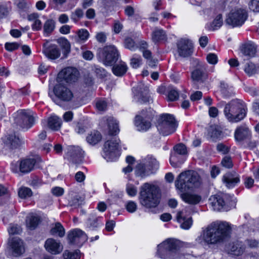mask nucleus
<instances>
[{"mask_svg": "<svg viewBox=\"0 0 259 259\" xmlns=\"http://www.w3.org/2000/svg\"><path fill=\"white\" fill-rule=\"evenodd\" d=\"M200 185V177L195 171L188 170L181 172L175 181V186L177 189L183 192L181 197L186 203L195 205L201 200L200 195L184 192L198 187Z\"/></svg>", "mask_w": 259, "mask_h": 259, "instance_id": "f257e3e1", "label": "nucleus"}, {"mask_svg": "<svg viewBox=\"0 0 259 259\" xmlns=\"http://www.w3.org/2000/svg\"><path fill=\"white\" fill-rule=\"evenodd\" d=\"M230 230V227L228 223L214 222L204 230L203 239L208 244L222 242L228 237Z\"/></svg>", "mask_w": 259, "mask_h": 259, "instance_id": "f03ea898", "label": "nucleus"}, {"mask_svg": "<svg viewBox=\"0 0 259 259\" xmlns=\"http://www.w3.org/2000/svg\"><path fill=\"white\" fill-rule=\"evenodd\" d=\"M140 204L147 208L156 207L160 202V193L158 188L152 184L145 183L140 189Z\"/></svg>", "mask_w": 259, "mask_h": 259, "instance_id": "7ed1b4c3", "label": "nucleus"}, {"mask_svg": "<svg viewBox=\"0 0 259 259\" xmlns=\"http://www.w3.org/2000/svg\"><path fill=\"white\" fill-rule=\"evenodd\" d=\"M224 113L226 118L231 122L240 121L246 114L243 103L238 99L233 100L227 104Z\"/></svg>", "mask_w": 259, "mask_h": 259, "instance_id": "20e7f679", "label": "nucleus"}, {"mask_svg": "<svg viewBox=\"0 0 259 259\" xmlns=\"http://www.w3.org/2000/svg\"><path fill=\"white\" fill-rule=\"evenodd\" d=\"M180 242L175 239H167L158 245L157 255L163 259H174L179 255L176 251L179 249Z\"/></svg>", "mask_w": 259, "mask_h": 259, "instance_id": "39448f33", "label": "nucleus"}, {"mask_svg": "<svg viewBox=\"0 0 259 259\" xmlns=\"http://www.w3.org/2000/svg\"><path fill=\"white\" fill-rule=\"evenodd\" d=\"M177 126L175 117L170 114H165L160 116L157 127L160 133L165 136L174 133Z\"/></svg>", "mask_w": 259, "mask_h": 259, "instance_id": "423d86ee", "label": "nucleus"}, {"mask_svg": "<svg viewBox=\"0 0 259 259\" xmlns=\"http://www.w3.org/2000/svg\"><path fill=\"white\" fill-rule=\"evenodd\" d=\"M120 142L119 139L114 137L105 143L103 156L107 161L115 160L119 156Z\"/></svg>", "mask_w": 259, "mask_h": 259, "instance_id": "0eeeda50", "label": "nucleus"}, {"mask_svg": "<svg viewBox=\"0 0 259 259\" xmlns=\"http://www.w3.org/2000/svg\"><path fill=\"white\" fill-rule=\"evenodd\" d=\"M209 201L214 210H228L234 204L232 197L226 194L211 196Z\"/></svg>", "mask_w": 259, "mask_h": 259, "instance_id": "6e6552de", "label": "nucleus"}, {"mask_svg": "<svg viewBox=\"0 0 259 259\" xmlns=\"http://www.w3.org/2000/svg\"><path fill=\"white\" fill-rule=\"evenodd\" d=\"M98 56L105 65L111 66L118 60L119 54L114 46H109L100 49Z\"/></svg>", "mask_w": 259, "mask_h": 259, "instance_id": "1a4fd4ad", "label": "nucleus"}, {"mask_svg": "<svg viewBox=\"0 0 259 259\" xmlns=\"http://www.w3.org/2000/svg\"><path fill=\"white\" fill-rule=\"evenodd\" d=\"M53 92L55 96L63 102L75 101L78 99L76 95L62 83L56 84L54 87Z\"/></svg>", "mask_w": 259, "mask_h": 259, "instance_id": "9d476101", "label": "nucleus"}, {"mask_svg": "<svg viewBox=\"0 0 259 259\" xmlns=\"http://www.w3.org/2000/svg\"><path fill=\"white\" fill-rule=\"evenodd\" d=\"M153 111L151 109L143 110L135 117V125L139 131H146L151 125V121L153 117Z\"/></svg>", "mask_w": 259, "mask_h": 259, "instance_id": "9b49d317", "label": "nucleus"}, {"mask_svg": "<svg viewBox=\"0 0 259 259\" xmlns=\"http://www.w3.org/2000/svg\"><path fill=\"white\" fill-rule=\"evenodd\" d=\"M15 123L23 128L28 129L34 122L33 112L30 110L18 111L14 116Z\"/></svg>", "mask_w": 259, "mask_h": 259, "instance_id": "f8f14e48", "label": "nucleus"}, {"mask_svg": "<svg viewBox=\"0 0 259 259\" xmlns=\"http://www.w3.org/2000/svg\"><path fill=\"white\" fill-rule=\"evenodd\" d=\"M247 17V12L245 9L235 8L229 14L226 23L233 27L240 26L244 23Z\"/></svg>", "mask_w": 259, "mask_h": 259, "instance_id": "ddd939ff", "label": "nucleus"}, {"mask_svg": "<svg viewBox=\"0 0 259 259\" xmlns=\"http://www.w3.org/2000/svg\"><path fill=\"white\" fill-rule=\"evenodd\" d=\"M35 164V159L25 158L17 162H12L11 168L15 173L21 172L26 174L33 170Z\"/></svg>", "mask_w": 259, "mask_h": 259, "instance_id": "4468645a", "label": "nucleus"}, {"mask_svg": "<svg viewBox=\"0 0 259 259\" xmlns=\"http://www.w3.org/2000/svg\"><path fill=\"white\" fill-rule=\"evenodd\" d=\"M134 99L140 104L149 103L152 99L149 95V89L147 85L140 82L137 87L133 88Z\"/></svg>", "mask_w": 259, "mask_h": 259, "instance_id": "2eb2a0df", "label": "nucleus"}, {"mask_svg": "<svg viewBox=\"0 0 259 259\" xmlns=\"http://www.w3.org/2000/svg\"><path fill=\"white\" fill-rule=\"evenodd\" d=\"M79 76L78 70L75 67H68L63 69L58 74L57 80H64L67 83H72L76 82Z\"/></svg>", "mask_w": 259, "mask_h": 259, "instance_id": "dca6fc26", "label": "nucleus"}, {"mask_svg": "<svg viewBox=\"0 0 259 259\" xmlns=\"http://www.w3.org/2000/svg\"><path fill=\"white\" fill-rule=\"evenodd\" d=\"M68 240L70 244L81 245L88 240L87 234L79 229L70 231L67 235Z\"/></svg>", "mask_w": 259, "mask_h": 259, "instance_id": "f3484780", "label": "nucleus"}, {"mask_svg": "<svg viewBox=\"0 0 259 259\" xmlns=\"http://www.w3.org/2000/svg\"><path fill=\"white\" fill-rule=\"evenodd\" d=\"M177 49L180 56L183 58L188 57L193 53V44L189 39L182 38L178 41Z\"/></svg>", "mask_w": 259, "mask_h": 259, "instance_id": "a211bd4d", "label": "nucleus"}, {"mask_svg": "<svg viewBox=\"0 0 259 259\" xmlns=\"http://www.w3.org/2000/svg\"><path fill=\"white\" fill-rule=\"evenodd\" d=\"M8 245L9 249L14 256H19L25 251L23 242L18 237L10 239L8 241Z\"/></svg>", "mask_w": 259, "mask_h": 259, "instance_id": "6ab92c4d", "label": "nucleus"}, {"mask_svg": "<svg viewBox=\"0 0 259 259\" xmlns=\"http://www.w3.org/2000/svg\"><path fill=\"white\" fill-rule=\"evenodd\" d=\"M82 149L78 146H70L68 148L67 157L68 159L74 163H79L83 157Z\"/></svg>", "mask_w": 259, "mask_h": 259, "instance_id": "aec40b11", "label": "nucleus"}, {"mask_svg": "<svg viewBox=\"0 0 259 259\" xmlns=\"http://www.w3.org/2000/svg\"><path fill=\"white\" fill-rule=\"evenodd\" d=\"M175 153L171 154L169 162L170 164L174 167H177L181 164L183 161L178 160V155H184L187 154V148L185 145L179 144L174 147Z\"/></svg>", "mask_w": 259, "mask_h": 259, "instance_id": "412c9836", "label": "nucleus"}, {"mask_svg": "<svg viewBox=\"0 0 259 259\" xmlns=\"http://www.w3.org/2000/svg\"><path fill=\"white\" fill-rule=\"evenodd\" d=\"M256 49V46L252 42L244 44L240 48V56L244 60H248L255 56Z\"/></svg>", "mask_w": 259, "mask_h": 259, "instance_id": "4be33fe9", "label": "nucleus"}, {"mask_svg": "<svg viewBox=\"0 0 259 259\" xmlns=\"http://www.w3.org/2000/svg\"><path fill=\"white\" fill-rule=\"evenodd\" d=\"M46 249L52 254L60 253L63 250L61 243L53 238L48 239L45 244Z\"/></svg>", "mask_w": 259, "mask_h": 259, "instance_id": "5701e85b", "label": "nucleus"}, {"mask_svg": "<svg viewBox=\"0 0 259 259\" xmlns=\"http://www.w3.org/2000/svg\"><path fill=\"white\" fill-rule=\"evenodd\" d=\"M251 136V132L246 124L238 126L234 133V137L236 141L241 142L248 139Z\"/></svg>", "mask_w": 259, "mask_h": 259, "instance_id": "b1692460", "label": "nucleus"}, {"mask_svg": "<svg viewBox=\"0 0 259 259\" xmlns=\"http://www.w3.org/2000/svg\"><path fill=\"white\" fill-rule=\"evenodd\" d=\"M223 181L227 187L231 188L240 182V177L235 171L226 173L223 178Z\"/></svg>", "mask_w": 259, "mask_h": 259, "instance_id": "393cba45", "label": "nucleus"}, {"mask_svg": "<svg viewBox=\"0 0 259 259\" xmlns=\"http://www.w3.org/2000/svg\"><path fill=\"white\" fill-rule=\"evenodd\" d=\"M42 52L48 59L55 60L60 56V51L55 45H44Z\"/></svg>", "mask_w": 259, "mask_h": 259, "instance_id": "a878e982", "label": "nucleus"}, {"mask_svg": "<svg viewBox=\"0 0 259 259\" xmlns=\"http://www.w3.org/2000/svg\"><path fill=\"white\" fill-rule=\"evenodd\" d=\"M177 220L181 224V227L183 229H189L192 224L191 218H186L184 211H180L178 212Z\"/></svg>", "mask_w": 259, "mask_h": 259, "instance_id": "bb28decb", "label": "nucleus"}, {"mask_svg": "<svg viewBox=\"0 0 259 259\" xmlns=\"http://www.w3.org/2000/svg\"><path fill=\"white\" fill-rule=\"evenodd\" d=\"M20 144V138L16 133L9 135L5 141V144L11 149L17 148Z\"/></svg>", "mask_w": 259, "mask_h": 259, "instance_id": "cd10ccee", "label": "nucleus"}, {"mask_svg": "<svg viewBox=\"0 0 259 259\" xmlns=\"http://www.w3.org/2000/svg\"><path fill=\"white\" fill-rule=\"evenodd\" d=\"M146 166L147 167V169L149 170L151 173L154 172L159 167V163L157 160L152 157L147 156L145 159Z\"/></svg>", "mask_w": 259, "mask_h": 259, "instance_id": "c85d7f7f", "label": "nucleus"}, {"mask_svg": "<svg viewBox=\"0 0 259 259\" xmlns=\"http://www.w3.org/2000/svg\"><path fill=\"white\" fill-rule=\"evenodd\" d=\"M101 134L97 131L91 132L86 138L88 143L92 145L97 144L101 141Z\"/></svg>", "mask_w": 259, "mask_h": 259, "instance_id": "c756f323", "label": "nucleus"}, {"mask_svg": "<svg viewBox=\"0 0 259 259\" xmlns=\"http://www.w3.org/2000/svg\"><path fill=\"white\" fill-rule=\"evenodd\" d=\"M39 221L40 220L38 217L29 214L26 219V226L30 230H34L37 226Z\"/></svg>", "mask_w": 259, "mask_h": 259, "instance_id": "7c9ffc66", "label": "nucleus"}, {"mask_svg": "<svg viewBox=\"0 0 259 259\" xmlns=\"http://www.w3.org/2000/svg\"><path fill=\"white\" fill-rule=\"evenodd\" d=\"M48 125L52 130L57 131L61 127V119L56 116H52L48 119Z\"/></svg>", "mask_w": 259, "mask_h": 259, "instance_id": "2f4dec72", "label": "nucleus"}, {"mask_svg": "<svg viewBox=\"0 0 259 259\" xmlns=\"http://www.w3.org/2000/svg\"><path fill=\"white\" fill-rule=\"evenodd\" d=\"M127 69L126 65L124 62H122L115 65L112 68V71L115 75L120 76L125 73Z\"/></svg>", "mask_w": 259, "mask_h": 259, "instance_id": "473e14b6", "label": "nucleus"}, {"mask_svg": "<svg viewBox=\"0 0 259 259\" xmlns=\"http://www.w3.org/2000/svg\"><path fill=\"white\" fill-rule=\"evenodd\" d=\"M107 121L109 134L114 135L117 133L119 132V128L116 120L112 117H109Z\"/></svg>", "mask_w": 259, "mask_h": 259, "instance_id": "72a5a7b5", "label": "nucleus"}, {"mask_svg": "<svg viewBox=\"0 0 259 259\" xmlns=\"http://www.w3.org/2000/svg\"><path fill=\"white\" fill-rule=\"evenodd\" d=\"M136 174L142 177L149 175L151 172L149 170L147 169V167L146 166V163L144 164L139 163L136 168Z\"/></svg>", "mask_w": 259, "mask_h": 259, "instance_id": "f704fd0d", "label": "nucleus"}, {"mask_svg": "<svg viewBox=\"0 0 259 259\" xmlns=\"http://www.w3.org/2000/svg\"><path fill=\"white\" fill-rule=\"evenodd\" d=\"M244 71L249 76H251L259 72V67H256L252 62H249L245 65Z\"/></svg>", "mask_w": 259, "mask_h": 259, "instance_id": "c9c22d12", "label": "nucleus"}, {"mask_svg": "<svg viewBox=\"0 0 259 259\" xmlns=\"http://www.w3.org/2000/svg\"><path fill=\"white\" fill-rule=\"evenodd\" d=\"M166 38L164 31L162 29H156L152 33V40L157 42L160 40H164Z\"/></svg>", "mask_w": 259, "mask_h": 259, "instance_id": "e433bc0d", "label": "nucleus"}, {"mask_svg": "<svg viewBox=\"0 0 259 259\" xmlns=\"http://www.w3.org/2000/svg\"><path fill=\"white\" fill-rule=\"evenodd\" d=\"M89 36V33L86 29H80L77 32V36L74 38L77 42H84Z\"/></svg>", "mask_w": 259, "mask_h": 259, "instance_id": "4c0bfd02", "label": "nucleus"}, {"mask_svg": "<svg viewBox=\"0 0 259 259\" xmlns=\"http://www.w3.org/2000/svg\"><path fill=\"white\" fill-rule=\"evenodd\" d=\"M51 233L52 235L57 234L59 237H62L65 235V229L60 223H57L55 227L51 230Z\"/></svg>", "mask_w": 259, "mask_h": 259, "instance_id": "58836bf2", "label": "nucleus"}, {"mask_svg": "<svg viewBox=\"0 0 259 259\" xmlns=\"http://www.w3.org/2000/svg\"><path fill=\"white\" fill-rule=\"evenodd\" d=\"M32 195L31 190L27 187H21L18 191L19 196L23 199H25L30 197Z\"/></svg>", "mask_w": 259, "mask_h": 259, "instance_id": "ea45409f", "label": "nucleus"}, {"mask_svg": "<svg viewBox=\"0 0 259 259\" xmlns=\"http://www.w3.org/2000/svg\"><path fill=\"white\" fill-rule=\"evenodd\" d=\"M124 46L125 48L132 51L136 50L138 48L134 39L130 37L125 38L124 40Z\"/></svg>", "mask_w": 259, "mask_h": 259, "instance_id": "a19ab883", "label": "nucleus"}, {"mask_svg": "<svg viewBox=\"0 0 259 259\" xmlns=\"http://www.w3.org/2000/svg\"><path fill=\"white\" fill-rule=\"evenodd\" d=\"M55 28V22L52 20H48L44 26V32L46 34H50Z\"/></svg>", "mask_w": 259, "mask_h": 259, "instance_id": "79ce46f5", "label": "nucleus"}, {"mask_svg": "<svg viewBox=\"0 0 259 259\" xmlns=\"http://www.w3.org/2000/svg\"><path fill=\"white\" fill-rule=\"evenodd\" d=\"M10 7L9 3L0 4V18H3L6 17L10 11Z\"/></svg>", "mask_w": 259, "mask_h": 259, "instance_id": "37998d69", "label": "nucleus"}, {"mask_svg": "<svg viewBox=\"0 0 259 259\" xmlns=\"http://www.w3.org/2000/svg\"><path fill=\"white\" fill-rule=\"evenodd\" d=\"M179 96L178 91L173 88H169L167 93L168 100L174 101L178 99Z\"/></svg>", "mask_w": 259, "mask_h": 259, "instance_id": "c03bdc74", "label": "nucleus"}, {"mask_svg": "<svg viewBox=\"0 0 259 259\" xmlns=\"http://www.w3.org/2000/svg\"><path fill=\"white\" fill-rule=\"evenodd\" d=\"M223 24L222 16L218 15L211 24V28L212 30H217L221 27Z\"/></svg>", "mask_w": 259, "mask_h": 259, "instance_id": "a18cd8bd", "label": "nucleus"}, {"mask_svg": "<svg viewBox=\"0 0 259 259\" xmlns=\"http://www.w3.org/2000/svg\"><path fill=\"white\" fill-rule=\"evenodd\" d=\"M63 255L64 259H79L80 257L78 250H75L73 252L65 250Z\"/></svg>", "mask_w": 259, "mask_h": 259, "instance_id": "49530a36", "label": "nucleus"}, {"mask_svg": "<svg viewBox=\"0 0 259 259\" xmlns=\"http://www.w3.org/2000/svg\"><path fill=\"white\" fill-rule=\"evenodd\" d=\"M130 64L133 68H138L142 64L141 57L140 56L134 55L131 59Z\"/></svg>", "mask_w": 259, "mask_h": 259, "instance_id": "de8ad7c7", "label": "nucleus"}, {"mask_svg": "<svg viewBox=\"0 0 259 259\" xmlns=\"http://www.w3.org/2000/svg\"><path fill=\"white\" fill-rule=\"evenodd\" d=\"M203 73L202 69L200 68L196 69L192 72L191 78L194 81H200L202 78Z\"/></svg>", "mask_w": 259, "mask_h": 259, "instance_id": "09e8293b", "label": "nucleus"}, {"mask_svg": "<svg viewBox=\"0 0 259 259\" xmlns=\"http://www.w3.org/2000/svg\"><path fill=\"white\" fill-rule=\"evenodd\" d=\"M221 132L215 127H211L208 132V135L212 141H215L221 136Z\"/></svg>", "mask_w": 259, "mask_h": 259, "instance_id": "8fccbe9b", "label": "nucleus"}, {"mask_svg": "<svg viewBox=\"0 0 259 259\" xmlns=\"http://www.w3.org/2000/svg\"><path fill=\"white\" fill-rule=\"evenodd\" d=\"M21 232V227L15 224H11L8 229V232L10 235L19 234Z\"/></svg>", "mask_w": 259, "mask_h": 259, "instance_id": "3c124183", "label": "nucleus"}, {"mask_svg": "<svg viewBox=\"0 0 259 259\" xmlns=\"http://www.w3.org/2000/svg\"><path fill=\"white\" fill-rule=\"evenodd\" d=\"M83 15V12L82 10L80 9H77L74 12L72 13L71 19L75 22H77L79 19L82 17Z\"/></svg>", "mask_w": 259, "mask_h": 259, "instance_id": "603ef678", "label": "nucleus"}, {"mask_svg": "<svg viewBox=\"0 0 259 259\" xmlns=\"http://www.w3.org/2000/svg\"><path fill=\"white\" fill-rule=\"evenodd\" d=\"M243 249L237 244H232L230 248L231 254L239 255L243 253Z\"/></svg>", "mask_w": 259, "mask_h": 259, "instance_id": "864d4df0", "label": "nucleus"}, {"mask_svg": "<svg viewBox=\"0 0 259 259\" xmlns=\"http://www.w3.org/2000/svg\"><path fill=\"white\" fill-rule=\"evenodd\" d=\"M98 219L94 216H91L88 220V225L90 228H97L99 226Z\"/></svg>", "mask_w": 259, "mask_h": 259, "instance_id": "5fc2aeb1", "label": "nucleus"}, {"mask_svg": "<svg viewBox=\"0 0 259 259\" xmlns=\"http://www.w3.org/2000/svg\"><path fill=\"white\" fill-rule=\"evenodd\" d=\"M94 70L96 74L101 78L106 77L107 75V72L99 66H95Z\"/></svg>", "mask_w": 259, "mask_h": 259, "instance_id": "6e6d98bb", "label": "nucleus"}, {"mask_svg": "<svg viewBox=\"0 0 259 259\" xmlns=\"http://www.w3.org/2000/svg\"><path fill=\"white\" fill-rule=\"evenodd\" d=\"M97 110L99 111H104L106 110L107 104L104 100H98L96 104Z\"/></svg>", "mask_w": 259, "mask_h": 259, "instance_id": "4d7b16f0", "label": "nucleus"}, {"mask_svg": "<svg viewBox=\"0 0 259 259\" xmlns=\"http://www.w3.org/2000/svg\"><path fill=\"white\" fill-rule=\"evenodd\" d=\"M249 8L254 12H259V0H251L249 4Z\"/></svg>", "mask_w": 259, "mask_h": 259, "instance_id": "13d9d810", "label": "nucleus"}, {"mask_svg": "<svg viewBox=\"0 0 259 259\" xmlns=\"http://www.w3.org/2000/svg\"><path fill=\"white\" fill-rule=\"evenodd\" d=\"M126 208L129 212L133 213L137 210V204L134 201H129L126 204Z\"/></svg>", "mask_w": 259, "mask_h": 259, "instance_id": "bf43d9fd", "label": "nucleus"}, {"mask_svg": "<svg viewBox=\"0 0 259 259\" xmlns=\"http://www.w3.org/2000/svg\"><path fill=\"white\" fill-rule=\"evenodd\" d=\"M222 164L224 167L228 168L232 167L233 163L231 158L229 157L226 156L222 160Z\"/></svg>", "mask_w": 259, "mask_h": 259, "instance_id": "052dcab7", "label": "nucleus"}, {"mask_svg": "<svg viewBox=\"0 0 259 259\" xmlns=\"http://www.w3.org/2000/svg\"><path fill=\"white\" fill-rule=\"evenodd\" d=\"M206 59L208 62L211 64H215L218 62V57L213 53H209L207 55Z\"/></svg>", "mask_w": 259, "mask_h": 259, "instance_id": "680f3d73", "label": "nucleus"}, {"mask_svg": "<svg viewBox=\"0 0 259 259\" xmlns=\"http://www.w3.org/2000/svg\"><path fill=\"white\" fill-rule=\"evenodd\" d=\"M126 192L130 196H134L136 195L137 190L134 185L130 184L126 186Z\"/></svg>", "mask_w": 259, "mask_h": 259, "instance_id": "e2e57ef3", "label": "nucleus"}, {"mask_svg": "<svg viewBox=\"0 0 259 259\" xmlns=\"http://www.w3.org/2000/svg\"><path fill=\"white\" fill-rule=\"evenodd\" d=\"M19 47V45L16 42H7L5 44V48L8 51H13Z\"/></svg>", "mask_w": 259, "mask_h": 259, "instance_id": "0e129e2a", "label": "nucleus"}, {"mask_svg": "<svg viewBox=\"0 0 259 259\" xmlns=\"http://www.w3.org/2000/svg\"><path fill=\"white\" fill-rule=\"evenodd\" d=\"M59 42L66 52L68 53L70 50V45L69 41L66 39H62L60 40Z\"/></svg>", "mask_w": 259, "mask_h": 259, "instance_id": "69168bd1", "label": "nucleus"}, {"mask_svg": "<svg viewBox=\"0 0 259 259\" xmlns=\"http://www.w3.org/2000/svg\"><path fill=\"white\" fill-rule=\"evenodd\" d=\"M53 194L56 196H60L64 193V189L59 187H56L52 188L51 190Z\"/></svg>", "mask_w": 259, "mask_h": 259, "instance_id": "338daca9", "label": "nucleus"}, {"mask_svg": "<svg viewBox=\"0 0 259 259\" xmlns=\"http://www.w3.org/2000/svg\"><path fill=\"white\" fill-rule=\"evenodd\" d=\"M217 149L219 152H222L223 154L227 153L229 151V148L222 143L218 144Z\"/></svg>", "mask_w": 259, "mask_h": 259, "instance_id": "774afa93", "label": "nucleus"}]
</instances>
